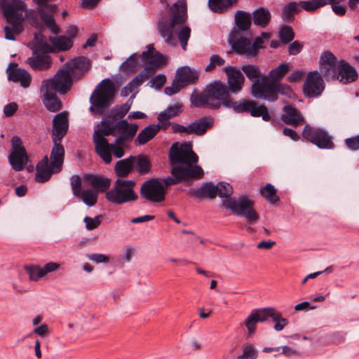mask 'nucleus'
Segmentation results:
<instances>
[{"label":"nucleus","instance_id":"obj_1","mask_svg":"<svg viewBox=\"0 0 359 359\" xmlns=\"http://www.w3.org/2000/svg\"><path fill=\"white\" fill-rule=\"evenodd\" d=\"M168 8V17L161 15L156 22L158 33L164 41L170 46L177 45L176 36L184 50H187L188 41L191 37V29L185 25L188 20L187 4L184 0H178Z\"/></svg>","mask_w":359,"mask_h":359},{"label":"nucleus","instance_id":"obj_2","mask_svg":"<svg viewBox=\"0 0 359 359\" xmlns=\"http://www.w3.org/2000/svg\"><path fill=\"white\" fill-rule=\"evenodd\" d=\"M116 88L114 83L109 79L102 80L96 87L90 97L89 110L99 116L104 115L100 126H110L123 118L129 111L123 104L116 105L107 113L109 107L113 102Z\"/></svg>","mask_w":359,"mask_h":359},{"label":"nucleus","instance_id":"obj_3","mask_svg":"<svg viewBox=\"0 0 359 359\" xmlns=\"http://www.w3.org/2000/svg\"><path fill=\"white\" fill-rule=\"evenodd\" d=\"M0 11L9 26L4 28L5 39L15 41V36L24 30L23 24L27 16V4L23 0H0Z\"/></svg>","mask_w":359,"mask_h":359},{"label":"nucleus","instance_id":"obj_4","mask_svg":"<svg viewBox=\"0 0 359 359\" xmlns=\"http://www.w3.org/2000/svg\"><path fill=\"white\" fill-rule=\"evenodd\" d=\"M169 162L171 167H178L185 170H193L197 168L198 170H196V173L193 177L196 179H201L203 176V170L202 168L196 163L198 161V157L192 149V147L189 143L179 144L175 142L170 148Z\"/></svg>","mask_w":359,"mask_h":359},{"label":"nucleus","instance_id":"obj_5","mask_svg":"<svg viewBox=\"0 0 359 359\" xmlns=\"http://www.w3.org/2000/svg\"><path fill=\"white\" fill-rule=\"evenodd\" d=\"M135 182L133 180L118 178L113 187L105 194L106 199L112 203L122 205L135 201L138 198L134 191Z\"/></svg>","mask_w":359,"mask_h":359},{"label":"nucleus","instance_id":"obj_6","mask_svg":"<svg viewBox=\"0 0 359 359\" xmlns=\"http://www.w3.org/2000/svg\"><path fill=\"white\" fill-rule=\"evenodd\" d=\"M137 130V124L130 123L126 120L122 119L110 126H102L94 133H99L104 136L111 135L116 137V143L125 144L134 138Z\"/></svg>","mask_w":359,"mask_h":359},{"label":"nucleus","instance_id":"obj_7","mask_svg":"<svg viewBox=\"0 0 359 359\" xmlns=\"http://www.w3.org/2000/svg\"><path fill=\"white\" fill-rule=\"evenodd\" d=\"M106 137L99 133H94L93 141L96 153L105 163L109 164L112 160L111 153L118 158L123 156L125 144H118L116 140L114 143H109Z\"/></svg>","mask_w":359,"mask_h":359},{"label":"nucleus","instance_id":"obj_8","mask_svg":"<svg viewBox=\"0 0 359 359\" xmlns=\"http://www.w3.org/2000/svg\"><path fill=\"white\" fill-rule=\"evenodd\" d=\"M226 109H231L237 114L250 113L252 117H262L264 121L271 120L267 107L264 104L257 105L255 101L250 99L242 98L234 100L231 97Z\"/></svg>","mask_w":359,"mask_h":359},{"label":"nucleus","instance_id":"obj_9","mask_svg":"<svg viewBox=\"0 0 359 359\" xmlns=\"http://www.w3.org/2000/svg\"><path fill=\"white\" fill-rule=\"evenodd\" d=\"M222 205L230 209L236 215L244 217L251 224H256L258 221L259 215L253 209V202L245 196L238 199L224 201Z\"/></svg>","mask_w":359,"mask_h":359},{"label":"nucleus","instance_id":"obj_10","mask_svg":"<svg viewBox=\"0 0 359 359\" xmlns=\"http://www.w3.org/2000/svg\"><path fill=\"white\" fill-rule=\"evenodd\" d=\"M209 109H219L221 107L226 109L231 99L227 86L220 81H215L206 86Z\"/></svg>","mask_w":359,"mask_h":359},{"label":"nucleus","instance_id":"obj_11","mask_svg":"<svg viewBox=\"0 0 359 359\" xmlns=\"http://www.w3.org/2000/svg\"><path fill=\"white\" fill-rule=\"evenodd\" d=\"M71 73L63 66V68L59 69L53 78L45 79L41 82L43 88H49L55 92H58L60 95L66 94L72 86V79Z\"/></svg>","mask_w":359,"mask_h":359},{"label":"nucleus","instance_id":"obj_12","mask_svg":"<svg viewBox=\"0 0 359 359\" xmlns=\"http://www.w3.org/2000/svg\"><path fill=\"white\" fill-rule=\"evenodd\" d=\"M11 150L8 161L15 171H21L27 164L29 157L23 142L18 136H13L11 140Z\"/></svg>","mask_w":359,"mask_h":359},{"label":"nucleus","instance_id":"obj_13","mask_svg":"<svg viewBox=\"0 0 359 359\" xmlns=\"http://www.w3.org/2000/svg\"><path fill=\"white\" fill-rule=\"evenodd\" d=\"M275 88L276 82L272 81L268 76H263L252 83L250 93L256 99L273 102L276 100Z\"/></svg>","mask_w":359,"mask_h":359},{"label":"nucleus","instance_id":"obj_14","mask_svg":"<svg viewBox=\"0 0 359 359\" xmlns=\"http://www.w3.org/2000/svg\"><path fill=\"white\" fill-rule=\"evenodd\" d=\"M302 136L320 149H330L334 148L331 136L323 128L306 125L302 131Z\"/></svg>","mask_w":359,"mask_h":359},{"label":"nucleus","instance_id":"obj_15","mask_svg":"<svg viewBox=\"0 0 359 359\" xmlns=\"http://www.w3.org/2000/svg\"><path fill=\"white\" fill-rule=\"evenodd\" d=\"M140 196L152 203H161L165 198V187L158 179L153 178L144 182L140 187Z\"/></svg>","mask_w":359,"mask_h":359},{"label":"nucleus","instance_id":"obj_16","mask_svg":"<svg viewBox=\"0 0 359 359\" xmlns=\"http://www.w3.org/2000/svg\"><path fill=\"white\" fill-rule=\"evenodd\" d=\"M325 89V82L320 73L316 70L307 74L303 86V92L308 98L320 96Z\"/></svg>","mask_w":359,"mask_h":359},{"label":"nucleus","instance_id":"obj_17","mask_svg":"<svg viewBox=\"0 0 359 359\" xmlns=\"http://www.w3.org/2000/svg\"><path fill=\"white\" fill-rule=\"evenodd\" d=\"M302 10L313 12L318 9L314 0L291 1L283 6L281 18L285 22H291L294 20V15Z\"/></svg>","mask_w":359,"mask_h":359},{"label":"nucleus","instance_id":"obj_18","mask_svg":"<svg viewBox=\"0 0 359 359\" xmlns=\"http://www.w3.org/2000/svg\"><path fill=\"white\" fill-rule=\"evenodd\" d=\"M228 42L236 53L255 56L253 53L255 48L251 46V41L245 37L243 33H238V31L232 30L229 34Z\"/></svg>","mask_w":359,"mask_h":359},{"label":"nucleus","instance_id":"obj_19","mask_svg":"<svg viewBox=\"0 0 359 359\" xmlns=\"http://www.w3.org/2000/svg\"><path fill=\"white\" fill-rule=\"evenodd\" d=\"M320 73L327 81L335 80L338 69L337 57L330 51L323 52L319 58Z\"/></svg>","mask_w":359,"mask_h":359},{"label":"nucleus","instance_id":"obj_20","mask_svg":"<svg viewBox=\"0 0 359 359\" xmlns=\"http://www.w3.org/2000/svg\"><path fill=\"white\" fill-rule=\"evenodd\" d=\"M147 50L144 51L140 55L142 65L152 69V72L155 74L158 68L165 64L166 57L159 52L154 53L153 44L147 45Z\"/></svg>","mask_w":359,"mask_h":359},{"label":"nucleus","instance_id":"obj_21","mask_svg":"<svg viewBox=\"0 0 359 359\" xmlns=\"http://www.w3.org/2000/svg\"><path fill=\"white\" fill-rule=\"evenodd\" d=\"M224 72L227 76V88L229 93H238L243 87L245 77L242 72L236 67L226 66Z\"/></svg>","mask_w":359,"mask_h":359},{"label":"nucleus","instance_id":"obj_22","mask_svg":"<svg viewBox=\"0 0 359 359\" xmlns=\"http://www.w3.org/2000/svg\"><path fill=\"white\" fill-rule=\"evenodd\" d=\"M203 196L214 198L218 195L220 198H229L233 194L232 186L224 182H219L215 186L212 182H206L203 186Z\"/></svg>","mask_w":359,"mask_h":359},{"label":"nucleus","instance_id":"obj_23","mask_svg":"<svg viewBox=\"0 0 359 359\" xmlns=\"http://www.w3.org/2000/svg\"><path fill=\"white\" fill-rule=\"evenodd\" d=\"M69 128L68 113L62 111L53 119L52 140H62Z\"/></svg>","mask_w":359,"mask_h":359},{"label":"nucleus","instance_id":"obj_24","mask_svg":"<svg viewBox=\"0 0 359 359\" xmlns=\"http://www.w3.org/2000/svg\"><path fill=\"white\" fill-rule=\"evenodd\" d=\"M198 170L197 168L195 170H184L178 167H171L170 172L172 177H168L161 181L163 186L166 188L167 187L179 184L182 180H195L193 177L196 170Z\"/></svg>","mask_w":359,"mask_h":359},{"label":"nucleus","instance_id":"obj_25","mask_svg":"<svg viewBox=\"0 0 359 359\" xmlns=\"http://www.w3.org/2000/svg\"><path fill=\"white\" fill-rule=\"evenodd\" d=\"M358 73L356 69L344 60L338 61V69L335 80L343 84H347L356 81Z\"/></svg>","mask_w":359,"mask_h":359},{"label":"nucleus","instance_id":"obj_26","mask_svg":"<svg viewBox=\"0 0 359 359\" xmlns=\"http://www.w3.org/2000/svg\"><path fill=\"white\" fill-rule=\"evenodd\" d=\"M283 114L280 118L287 125L297 127L304 122V118L300 111L292 104L285 105L283 108Z\"/></svg>","mask_w":359,"mask_h":359},{"label":"nucleus","instance_id":"obj_27","mask_svg":"<svg viewBox=\"0 0 359 359\" xmlns=\"http://www.w3.org/2000/svg\"><path fill=\"white\" fill-rule=\"evenodd\" d=\"M53 142L54 145L50 156V165L55 170V172H60L64 161L65 148L61 144L62 140H53Z\"/></svg>","mask_w":359,"mask_h":359},{"label":"nucleus","instance_id":"obj_28","mask_svg":"<svg viewBox=\"0 0 359 359\" xmlns=\"http://www.w3.org/2000/svg\"><path fill=\"white\" fill-rule=\"evenodd\" d=\"M41 95V100L45 107L52 112H55L61 109L62 104L59 98L57 97L56 93L49 88L46 90L45 88L41 86L40 88Z\"/></svg>","mask_w":359,"mask_h":359},{"label":"nucleus","instance_id":"obj_29","mask_svg":"<svg viewBox=\"0 0 359 359\" xmlns=\"http://www.w3.org/2000/svg\"><path fill=\"white\" fill-rule=\"evenodd\" d=\"M27 63L34 70L43 71L49 69L52 64L50 55L47 54L34 53L27 58Z\"/></svg>","mask_w":359,"mask_h":359},{"label":"nucleus","instance_id":"obj_30","mask_svg":"<svg viewBox=\"0 0 359 359\" xmlns=\"http://www.w3.org/2000/svg\"><path fill=\"white\" fill-rule=\"evenodd\" d=\"M55 170L48 163V156H46L39 161L36 168L35 180L39 183H43L48 181Z\"/></svg>","mask_w":359,"mask_h":359},{"label":"nucleus","instance_id":"obj_31","mask_svg":"<svg viewBox=\"0 0 359 359\" xmlns=\"http://www.w3.org/2000/svg\"><path fill=\"white\" fill-rule=\"evenodd\" d=\"M8 80L15 83H20L22 88H27L31 83L32 77L25 69L18 68L9 72Z\"/></svg>","mask_w":359,"mask_h":359},{"label":"nucleus","instance_id":"obj_32","mask_svg":"<svg viewBox=\"0 0 359 359\" xmlns=\"http://www.w3.org/2000/svg\"><path fill=\"white\" fill-rule=\"evenodd\" d=\"M65 68L74 75L77 72H84L90 68V61L86 57H78L64 65Z\"/></svg>","mask_w":359,"mask_h":359},{"label":"nucleus","instance_id":"obj_33","mask_svg":"<svg viewBox=\"0 0 359 359\" xmlns=\"http://www.w3.org/2000/svg\"><path fill=\"white\" fill-rule=\"evenodd\" d=\"M198 79V73L190 67H182L177 72V79L184 87L194 83Z\"/></svg>","mask_w":359,"mask_h":359},{"label":"nucleus","instance_id":"obj_34","mask_svg":"<svg viewBox=\"0 0 359 359\" xmlns=\"http://www.w3.org/2000/svg\"><path fill=\"white\" fill-rule=\"evenodd\" d=\"M235 22L236 26L232 30L244 34V32L248 31L251 25V16L245 11H238L235 16Z\"/></svg>","mask_w":359,"mask_h":359},{"label":"nucleus","instance_id":"obj_35","mask_svg":"<svg viewBox=\"0 0 359 359\" xmlns=\"http://www.w3.org/2000/svg\"><path fill=\"white\" fill-rule=\"evenodd\" d=\"M135 158V156H130L117 161L114 168L116 175L122 177L128 176L133 168V163Z\"/></svg>","mask_w":359,"mask_h":359},{"label":"nucleus","instance_id":"obj_36","mask_svg":"<svg viewBox=\"0 0 359 359\" xmlns=\"http://www.w3.org/2000/svg\"><path fill=\"white\" fill-rule=\"evenodd\" d=\"M252 15L254 24L261 27H265L268 25L271 18L270 11L263 7H259L255 10Z\"/></svg>","mask_w":359,"mask_h":359},{"label":"nucleus","instance_id":"obj_37","mask_svg":"<svg viewBox=\"0 0 359 359\" xmlns=\"http://www.w3.org/2000/svg\"><path fill=\"white\" fill-rule=\"evenodd\" d=\"M159 125H149L144 128L137 135L135 142L143 145L151 140L158 132Z\"/></svg>","mask_w":359,"mask_h":359},{"label":"nucleus","instance_id":"obj_38","mask_svg":"<svg viewBox=\"0 0 359 359\" xmlns=\"http://www.w3.org/2000/svg\"><path fill=\"white\" fill-rule=\"evenodd\" d=\"M133 163V168L140 175H147L150 172L151 163L149 159L144 155L135 156Z\"/></svg>","mask_w":359,"mask_h":359},{"label":"nucleus","instance_id":"obj_39","mask_svg":"<svg viewBox=\"0 0 359 359\" xmlns=\"http://www.w3.org/2000/svg\"><path fill=\"white\" fill-rule=\"evenodd\" d=\"M190 102L192 107L209 108L210 102L207 96L206 88L203 93L194 90L190 96Z\"/></svg>","mask_w":359,"mask_h":359},{"label":"nucleus","instance_id":"obj_40","mask_svg":"<svg viewBox=\"0 0 359 359\" xmlns=\"http://www.w3.org/2000/svg\"><path fill=\"white\" fill-rule=\"evenodd\" d=\"M210 127V123L207 121L205 118H201L189 124V133L203 135Z\"/></svg>","mask_w":359,"mask_h":359},{"label":"nucleus","instance_id":"obj_41","mask_svg":"<svg viewBox=\"0 0 359 359\" xmlns=\"http://www.w3.org/2000/svg\"><path fill=\"white\" fill-rule=\"evenodd\" d=\"M182 104L177 102L175 105L168 106L163 111H161L158 115V120L159 122L168 121L171 118L177 116L181 112Z\"/></svg>","mask_w":359,"mask_h":359},{"label":"nucleus","instance_id":"obj_42","mask_svg":"<svg viewBox=\"0 0 359 359\" xmlns=\"http://www.w3.org/2000/svg\"><path fill=\"white\" fill-rule=\"evenodd\" d=\"M50 41L59 50H67L73 46L72 39L66 36H50Z\"/></svg>","mask_w":359,"mask_h":359},{"label":"nucleus","instance_id":"obj_43","mask_svg":"<svg viewBox=\"0 0 359 359\" xmlns=\"http://www.w3.org/2000/svg\"><path fill=\"white\" fill-rule=\"evenodd\" d=\"M236 2L237 0H209L208 4L212 11L222 13L232 6Z\"/></svg>","mask_w":359,"mask_h":359},{"label":"nucleus","instance_id":"obj_44","mask_svg":"<svg viewBox=\"0 0 359 359\" xmlns=\"http://www.w3.org/2000/svg\"><path fill=\"white\" fill-rule=\"evenodd\" d=\"M277 310L273 307H267L263 309H256L252 311L255 313V317L259 322H264L268 318H276L277 317Z\"/></svg>","mask_w":359,"mask_h":359},{"label":"nucleus","instance_id":"obj_45","mask_svg":"<svg viewBox=\"0 0 359 359\" xmlns=\"http://www.w3.org/2000/svg\"><path fill=\"white\" fill-rule=\"evenodd\" d=\"M241 71L245 74L247 78L252 82L262 78L260 69L257 65H243L241 67Z\"/></svg>","mask_w":359,"mask_h":359},{"label":"nucleus","instance_id":"obj_46","mask_svg":"<svg viewBox=\"0 0 359 359\" xmlns=\"http://www.w3.org/2000/svg\"><path fill=\"white\" fill-rule=\"evenodd\" d=\"M260 194L271 204L279 201L278 196H276V189L271 184L268 183L266 186L262 187Z\"/></svg>","mask_w":359,"mask_h":359},{"label":"nucleus","instance_id":"obj_47","mask_svg":"<svg viewBox=\"0 0 359 359\" xmlns=\"http://www.w3.org/2000/svg\"><path fill=\"white\" fill-rule=\"evenodd\" d=\"M139 67L137 55L134 53L128 57L120 65V69L122 72H135Z\"/></svg>","mask_w":359,"mask_h":359},{"label":"nucleus","instance_id":"obj_48","mask_svg":"<svg viewBox=\"0 0 359 359\" xmlns=\"http://www.w3.org/2000/svg\"><path fill=\"white\" fill-rule=\"evenodd\" d=\"M25 269L32 281L36 282L45 277L43 268L39 265H27L25 266Z\"/></svg>","mask_w":359,"mask_h":359},{"label":"nucleus","instance_id":"obj_49","mask_svg":"<svg viewBox=\"0 0 359 359\" xmlns=\"http://www.w3.org/2000/svg\"><path fill=\"white\" fill-rule=\"evenodd\" d=\"M290 67L287 64H281L277 67L273 69L269 74L271 80L273 82L281 79L289 71Z\"/></svg>","mask_w":359,"mask_h":359},{"label":"nucleus","instance_id":"obj_50","mask_svg":"<svg viewBox=\"0 0 359 359\" xmlns=\"http://www.w3.org/2000/svg\"><path fill=\"white\" fill-rule=\"evenodd\" d=\"M97 194L88 189L81 193L78 198H81L83 202L88 207H92L97 203Z\"/></svg>","mask_w":359,"mask_h":359},{"label":"nucleus","instance_id":"obj_51","mask_svg":"<svg viewBox=\"0 0 359 359\" xmlns=\"http://www.w3.org/2000/svg\"><path fill=\"white\" fill-rule=\"evenodd\" d=\"M258 351L252 344H245L243 346V354L238 356L237 359H256Z\"/></svg>","mask_w":359,"mask_h":359},{"label":"nucleus","instance_id":"obj_52","mask_svg":"<svg viewBox=\"0 0 359 359\" xmlns=\"http://www.w3.org/2000/svg\"><path fill=\"white\" fill-rule=\"evenodd\" d=\"M151 69H152L147 68L146 66H144V69L140 72L134 79H133L131 81L138 88L146 80L154 74Z\"/></svg>","mask_w":359,"mask_h":359},{"label":"nucleus","instance_id":"obj_53","mask_svg":"<svg viewBox=\"0 0 359 359\" xmlns=\"http://www.w3.org/2000/svg\"><path fill=\"white\" fill-rule=\"evenodd\" d=\"M151 69H152L147 68L146 66H144V69L140 72L134 79H133L131 81L138 88L146 80L154 74Z\"/></svg>","mask_w":359,"mask_h":359},{"label":"nucleus","instance_id":"obj_54","mask_svg":"<svg viewBox=\"0 0 359 359\" xmlns=\"http://www.w3.org/2000/svg\"><path fill=\"white\" fill-rule=\"evenodd\" d=\"M90 184L97 189L100 191H104L109 187L110 180L108 178L102 177L92 176L90 180Z\"/></svg>","mask_w":359,"mask_h":359},{"label":"nucleus","instance_id":"obj_55","mask_svg":"<svg viewBox=\"0 0 359 359\" xmlns=\"http://www.w3.org/2000/svg\"><path fill=\"white\" fill-rule=\"evenodd\" d=\"M279 38L281 41L287 44L292 41L294 38V33L292 28L288 25L283 26L279 31Z\"/></svg>","mask_w":359,"mask_h":359},{"label":"nucleus","instance_id":"obj_56","mask_svg":"<svg viewBox=\"0 0 359 359\" xmlns=\"http://www.w3.org/2000/svg\"><path fill=\"white\" fill-rule=\"evenodd\" d=\"M275 92L276 100H278V93H280L288 98H292L294 96V93L292 89L288 85L284 83L276 82Z\"/></svg>","mask_w":359,"mask_h":359},{"label":"nucleus","instance_id":"obj_57","mask_svg":"<svg viewBox=\"0 0 359 359\" xmlns=\"http://www.w3.org/2000/svg\"><path fill=\"white\" fill-rule=\"evenodd\" d=\"M70 185L73 195L75 197H79L82 192V181L81 177L76 175H72L70 178Z\"/></svg>","mask_w":359,"mask_h":359},{"label":"nucleus","instance_id":"obj_58","mask_svg":"<svg viewBox=\"0 0 359 359\" xmlns=\"http://www.w3.org/2000/svg\"><path fill=\"white\" fill-rule=\"evenodd\" d=\"M34 53L47 54L53 52V48L46 42L36 41L32 48Z\"/></svg>","mask_w":359,"mask_h":359},{"label":"nucleus","instance_id":"obj_59","mask_svg":"<svg viewBox=\"0 0 359 359\" xmlns=\"http://www.w3.org/2000/svg\"><path fill=\"white\" fill-rule=\"evenodd\" d=\"M259 322L255 317V313H251L245 320V325L248 329V335L251 337L255 334L256 330V325Z\"/></svg>","mask_w":359,"mask_h":359},{"label":"nucleus","instance_id":"obj_60","mask_svg":"<svg viewBox=\"0 0 359 359\" xmlns=\"http://www.w3.org/2000/svg\"><path fill=\"white\" fill-rule=\"evenodd\" d=\"M225 60L219 55H212L210 58V64L205 67L206 72L214 70L217 67L222 66Z\"/></svg>","mask_w":359,"mask_h":359},{"label":"nucleus","instance_id":"obj_61","mask_svg":"<svg viewBox=\"0 0 359 359\" xmlns=\"http://www.w3.org/2000/svg\"><path fill=\"white\" fill-rule=\"evenodd\" d=\"M102 215H97L95 217H90L86 216L83 219V222L86 224V227L88 230H93L98 227V226L101 224Z\"/></svg>","mask_w":359,"mask_h":359},{"label":"nucleus","instance_id":"obj_62","mask_svg":"<svg viewBox=\"0 0 359 359\" xmlns=\"http://www.w3.org/2000/svg\"><path fill=\"white\" fill-rule=\"evenodd\" d=\"M184 88V87L183 86V84H181L180 81L176 79L172 81L170 86H167L165 88L164 92L167 95L170 96L177 93L181 89Z\"/></svg>","mask_w":359,"mask_h":359},{"label":"nucleus","instance_id":"obj_63","mask_svg":"<svg viewBox=\"0 0 359 359\" xmlns=\"http://www.w3.org/2000/svg\"><path fill=\"white\" fill-rule=\"evenodd\" d=\"M166 77L164 74H158L151 78L149 83L151 88L160 89L165 83Z\"/></svg>","mask_w":359,"mask_h":359},{"label":"nucleus","instance_id":"obj_64","mask_svg":"<svg viewBox=\"0 0 359 359\" xmlns=\"http://www.w3.org/2000/svg\"><path fill=\"white\" fill-rule=\"evenodd\" d=\"M345 144L350 150H359V135L355 137L346 138L345 140Z\"/></svg>","mask_w":359,"mask_h":359}]
</instances>
